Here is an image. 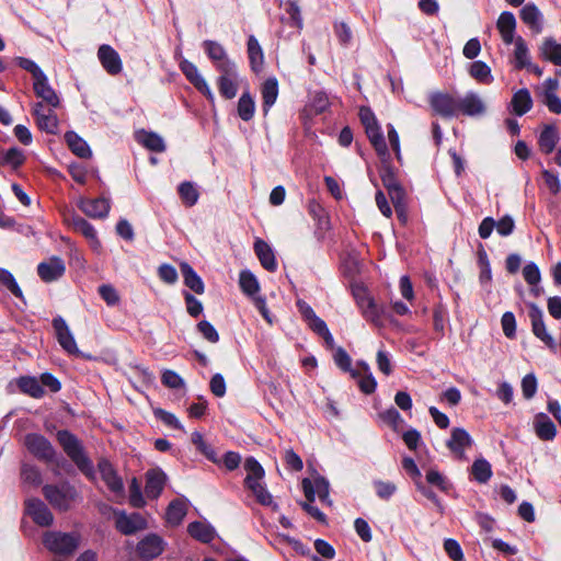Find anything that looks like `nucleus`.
<instances>
[{
  "label": "nucleus",
  "mask_w": 561,
  "mask_h": 561,
  "mask_svg": "<svg viewBox=\"0 0 561 561\" xmlns=\"http://www.w3.org/2000/svg\"><path fill=\"white\" fill-rule=\"evenodd\" d=\"M57 442L65 454L71 459L77 468L90 481L95 480V471L92 460L88 457L78 437L68 430H60L56 434Z\"/></svg>",
  "instance_id": "f257e3e1"
},
{
  "label": "nucleus",
  "mask_w": 561,
  "mask_h": 561,
  "mask_svg": "<svg viewBox=\"0 0 561 561\" xmlns=\"http://www.w3.org/2000/svg\"><path fill=\"white\" fill-rule=\"evenodd\" d=\"M244 469L248 472L244 479V485L251 490L257 503L263 506H273V510H277L278 506L273 502L272 494L260 482L265 474L261 463L254 457H248L244 461Z\"/></svg>",
  "instance_id": "f03ea898"
},
{
  "label": "nucleus",
  "mask_w": 561,
  "mask_h": 561,
  "mask_svg": "<svg viewBox=\"0 0 561 561\" xmlns=\"http://www.w3.org/2000/svg\"><path fill=\"white\" fill-rule=\"evenodd\" d=\"M81 542V535L77 531L64 533L59 530L46 531L43 535V545L58 557L69 558L75 554Z\"/></svg>",
  "instance_id": "7ed1b4c3"
},
{
  "label": "nucleus",
  "mask_w": 561,
  "mask_h": 561,
  "mask_svg": "<svg viewBox=\"0 0 561 561\" xmlns=\"http://www.w3.org/2000/svg\"><path fill=\"white\" fill-rule=\"evenodd\" d=\"M45 500L57 511L67 512L78 497L77 489L68 481L59 484H45L42 488Z\"/></svg>",
  "instance_id": "20e7f679"
},
{
  "label": "nucleus",
  "mask_w": 561,
  "mask_h": 561,
  "mask_svg": "<svg viewBox=\"0 0 561 561\" xmlns=\"http://www.w3.org/2000/svg\"><path fill=\"white\" fill-rule=\"evenodd\" d=\"M24 444L37 460L46 463L56 462L57 451L44 435L30 433L25 436Z\"/></svg>",
  "instance_id": "39448f33"
},
{
  "label": "nucleus",
  "mask_w": 561,
  "mask_h": 561,
  "mask_svg": "<svg viewBox=\"0 0 561 561\" xmlns=\"http://www.w3.org/2000/svg\"><path fill=\"white\" fill-rule=\"evenodd\" d=\"M528 317L531 323L533 334L540 340L550 351H557V343L551 334L548 333L541 308L535 302H526Z\"/></svg>",
  "instance_id": "423d86ee"
},
{
  "label": "nucleus",
  "mask_w": 561,
  "mask_h": 561,
  "mask_svg": "<svg viewBox=\"0 0 561 561\" xmlns=\"http://www.w3.org/2000/svg\"><path fill=\"white\" fill-rule=\"evenodd\" d=\"M380 162L379 175L390 199L400 201V198L405 197V190L398 180V170L391 164V158L380 160Z\"/></svg>",
  "instance_id": "0eeeda50"
},
{
  "label": "nucleus",
  "mask_w": 561,
  "mask_h": 561,
  "mask_svg": "<svg viewBox=\"0 0 561 561\" xmlns=\"http://www.w3.org/2000/svg\"><path fill=\"white\" fill-rule=\"evenodd\" d=\"M428 104L434 115L443 118L458 116V99L446 92H433L428 98Z\"/></svg>",
  "instance_id": "6e6552de"
},
{
  "label": "nucleus",
  "mask_w": 561,
  "mask_h": 561,
  "mask_svg": "<svg viewBox=\"0 0 561 561\" xmlns=\"http://www.w3.org/2000/svg\"><path fill=\"white\" fill-rule=\"evenodd\" d=\"M167 542L157 534H148L139 540L136 552L141 561H151L161 556L165 549Z\"/></svg>",
  "instance_id": "1a4fd4ad"
},
{
  "label": "nucleus",
  "mask_w": 561,
  "mask_h": 561,
  "mask_svg": "<svg viewBox=\"0 0 561 561\" xmlns=\"http://www.w3.org/2000/svg\"><path fill=\"white\" fill-rule=\"evenodd\" d=\"M115 527L125 535L130 536L148 527L146 518L140 513L127 514L125 511L115 512Z\"/></svg>",
  "instance_id": "9d476101"
},
{
  "label": "nucleus",
  "mask_w": 561,
  "mask_h": 561,
  "mask_svg": "<svg viewBox=\"0 0 561 561\" xmlns=\"http://www.w3.org/2000/svg\"><path fill=\"white\" fill-rule=\"evenodd\" d=\"M51 324L55 330L56 339L62 350L70 355L84 357L79 351L76 340L65 319L61 316H57L53 319Z\"/></svg>",
  "instance_id": "9b49d317"
},
{
  "label": "nucleus",
  "mask_w": 561,
  "mask_h": 561,
  "mask_svg": "<svg viewBox=\"0 0 561 561\" xmlns=\"http://www.w3.org/2000/svg\"><path fill=\"white\" fill-rule=\"evenodd\" d=\"M25 514L41 527H49L54 523V515L48 506L37 497H31L24 502Z\"/></svg>",
  "instance_id": "f8f14e48"
},
{
  "label": "nucleus",
  "mask_w": 561,
  "mask_h": 561,
  "mask_svg": "<svg viewBox=\"0 0 561 561\" xmlns=\"http://www.w3.org/2000/svg\"><path fill=\"white\" fill-rule=\"evenodd\" d=\"M473 439L470 434L462 427H454L450 438L446 442L448 449L458 458L465 459L466 448L471 447Z\"/></svg>",
  "instance_id": "ddd939ff"
},
{
  "label": "nucleus",
  "mask_w": 561,
  "mask_h": 561,
  "mask_svg": "<svg viewBox=\"0 0 561 561\" xmlns=\"http://www.w3.org/2000/svg\"><path fill=\"white\" fill-rule=\"evenodd\" d=\"M78 206L82 213L93 219L106 218L111 209L110 201L104 197L81 198Z\"/></svg>",
  "instance_id": "4468645a"
},
{
  "label": "nucleus",
  "mask_w": 561,
  "mask_h": 561,
  "mask_svg": "<svg viewBox=\"0 0 561 561\" xmlns=\"http://www.w3.org/2000/svg\"><path fill=\"white\" fill-rule=\"evenodd\" d=\"M98 469L100 471L101 478L110 489L111 492L115 494H122L124 492V483L122 478L117 474L114 466L106 458L100 459L98 462Z\"/></svg>",
  "instance_id": "2eb2a0df"
},
{
  "label": "nucleus",
  "mask_w": 561,
  "mask_h": 561,
  "mask_svg": "<svg viewBox=\"0 0 561 561\" xmlns=\"http://www.w3.org/2000/svg\"><path fill=\"white\" fill-rule=\"evenodd\" d=\"M66 266L59 256H51L47 262L37 265V274L45 283H51L64 276Z\"/></svg>",
  "instance_id": "dca6fc26"
},
{
  "label": "nucleus",
  "mask_w": 561,
  "mask_h": 561,
  "mask_svg": "<svg viewBox=\"0 0 561 561\" xmlns=\"http://www.w3.org/2000/svg\"><path fill=\"white\" fill-rule=\"evenodd\" d=\"M98 57L108 75L116 76L123 69L122 59L118 53L110 45L103 44L99 47Z\"/></svg>",
  "instance_id": "f3484780"
},
{
  "label": "nucleus",
  "mask_w": 561,
  "mask_h": 561,
  "mask_svg": "<svg viewBox=\"0 0 561 561\" xmlns=\"http://www.w3.org/2000/svg\"><path fill=\"white\" fill-rule=\"evenodd\" d=\"M167 482V474L160 469H150L146 473L145 492L147 497L156 500L162 493Z\"/></svg>",
  "instance_id": "a211bd4d"
},
{
  "label": "nucleus",
  "mask_w": 561,
  "mask_h": 561,
  "mask_svg": "<svg viewBox=\"0 0 561 561\" xmlns=\"http://www.w3.org/2000/svg\"><path fill=\"white\" fill-rule=\"evenodd\" d=\"M33 90L37 98H41L43 102H45L50 107H58L60 104V100L55 92V90L48 83V78L46 75L37 78L33 82Z\"/></svg>",
  "instance_id": "6ab92c4d"
},
{
  "label": "nucleus",
  "mask_w": 561,
  "mask_h": 561,
  "mask_svg": "<svg viewBox=\"0 0 561 561\" xmlns=\"http://www.w3.org/2000/svg\"><path fill=\"white\" fill-rule=\"evenodd\" d=\"M68 221L76 232L81 233L85 239L89 240L93 249H98L101 247V242L96 236V231L88 220H85L83 217L79 215H72L68 219Z\"/></svg>",
  "instance_id": "aec40b11"
},
{
  "label": "nucleus",
  "mask_w": 561,
  "mask_h": 561,
  "mask_svg": "<svg viewBox=\"0 0 561 561\" xmlns=\"http://www.w3.org/2000/svg\"><path fill=\"white\" fill-rule=\"evenodd\" d=\"M485 112V105L476 93H467L465 98L458 99V114L466 116L482 115Z\"/></svg>",
  "instance_id": "412c9836"
},
{
  "label": "nucleus",
  "mask_w": 561,
  "mask_h": 561,
  "mask_svg": "<svg viewBox=\"0 0 561 561\" xmlns=\"http://www.w3.org/2000/svg\"><path fill=\"white\" fill-rule=\"evenodd\" d=\"M534 430L537 437L541 440H552L557 435V427L554 423L543 412L535 415Z\"/></svg>",
  "instance_id": "4be33fe9"
},
{
  "label": "nucleus",
  "mask_w": 561,
  "mask_h": 561,
  "mask_svg": "<svg viewBox=\"0 0 561 561\" xmlns=\"http://www.w3.org/2000/svg\"><path fill=\"white\" fill-rule=\"evenodd\" d=\"M247 51L251 70L254 73H260L264 65V53L254 35L248 37Z\"/></svg>",
  "instance_id": "5701e85b"
},
{
  "label": "nucleus",
  "mask_w": 561,
  "mask_h": 561,
  "mask_svg": "<svg viewBox=\"0 0 561 561\" xmlns=\"http://www.w3.org/2000/svg\"><path fill=\"white\" fill-rule=\"evenodd\" d=\"M254 252L261 265L268 272L277 270V262L272 248L262 239H256L254 242Z\"/></svg>",
  "instance_id": "b1692460"
},
{
  "label": "nucleus",
  "mask_w": 561,
  "mask_h": 561,
  "mask_svg": "<svg viewBox=\"0 0 561 561\" xmlns=\"http://www.w3.org/2000/svg\"><path fill=\"white\" fill-rule=\"evenodd\" d=\"M365 133L380 160L390 159V152L379 124L368 127V129H365Z\"/></svg>",
  "instance_id": "393cba45"
},
{
  "label": "nucleus",
  "mask_w": 561,
  "mask_h": 561,
  "mask_svg": "<svg viewBox=\"0 0 561 561\" xmlns=\"http://www.w3.org/2000/svg\"><path fill=\"white\" fill-rule=\"evenodd\" d=\"M261 94L262 110L264 115H266L278 96V81L275 77H270L262 83Z\"/></svg>",
  "instance_id": "a878e982"
},
{
  "label": "nucleus",
  "mask_w": 561,
  "mask_h": 561,
  "mask_svg": "<svg viewBox=\"0 0 561 561\" xmlns=\"http://www.w3.org/2000/svg\"><path fill=\"white\" fill-rule=\"evenodd\" d=\"M65 141L69 150L81 159H89L92 156V151L88 142L80 137L76 131L69 130L65 134Z\"/></svg>",
  "instance_id": "bb28decb"
},
{
  "label": "nucleus",
  "mask_w": 561,
  "mask_h": 561,
  "mask_svg": "<svg viewBox=\"0 0 561 561\" xmlns=\"http://www.w3.org/2000/svg\"><path fill=\"white\" fill-rule=\"evenodd\" d=\"M560 140L559 131L554 125H545L538 137V146L542 153L550 154Z\"/></svg>",
  "instance_id": "cd10ccee"
},
{
  "label": "nucleus",
  "mask_w": 561,
  "mask_h": 561,
  "mask_svg": "<svg viewBox=\"0 0 561 561\" xmlns=\"http://www.w3.org/2000/svg\"><path fill=\"white\" fill-rule=\"evenodd\" d=\"M496 27L501 34L503 42L507 45L514 41V33L516 28V19L512 12L504 11L500 14Z\"/></svg>",
  "instance_id": "c85d7f7f"
},
{
  "label": "nucleus",
  "mask_w": 561,
  "mask_h": 561,
  "mask_svg": "<svg viewBox=\"0 0 561 561\" xmlns=\"http://www.w3.org/2000/svg\"><path fill=\"white\" fill-rule=\"evenodd\" d=\"M540 57L556 66H561V44L553 37H546L539 47Z\"/></svg>",
  "instance_id": "c756f323"
},
{
  "label": "nucleus",
  "mask_w": 561,
  "mask_h": 561,
  "mask_svg": "<svg viewBox=\"0 0 561 561\" xmlns=\"http://www.w3.org/2000/svg\"><path fill=\"white\" fill-rule=\"evenodd\" d=\"M520 20L529 26L535 33H541L542 24H541V12L534 3H527L524 5L519 12Z\"/></svg>",
  "instance_id": "7c9ffc66"
},
{
  "label": "nucleus",
  "mask_w": 561,
  "mask_h": 561,
  "mask_svg": "<svg viewBox=\"0 0 561 561\" xmlns=\"http://www.w3.org/2000/svg\"><path fill=\"white\" fill-rule=\"evenodd\" d=\"M180 270L183 276L184 285L197 295L205 291V285L201 276L186 262L181 263Z\"/></svg>",
  "instance_id": "2f4dec72"
},
{
  "label": "nucleus",
  "mask_w": 561,
  "mask_h": 561,
  "mask_svg": "<svg viewBox=\"0 0 561 561\" xmlns=\"http://www.w3.org/2000/svg\"><path fill=\"white\" fill-rule=\"evenodd\" d=\"M513 113L523 116L533 107V99L528 89L523 88L513 94L512 101Z\"/></svg>",
  "instance_id": "473e14b6"
},
{
  "label": "nucleus",
  "mask_w": 561,
  "mask_h": 561,
  "mask_svg": "<svg viewBox=\"0 0 561 561\" xmlns=\"http://www.w3.org/2000/svg\"><path fill=\"white\" fill-rule=\"evenodd\" d=\"M187 513L186 502L182 499L172 500L165 512V520L172 526H179Z\"/></svg>",
  "instance_id": "72a5a7b5"
},
{
  "label": "nucleus",
  "mask_w": 561,
  "mask_h": 561,
  "mask_svg": "<svg viewBox=\"0 0 561 561\" xmlns=\"http://www.w3.org/2000/svg\"><path fill=\"white\" fill-rule=\"evenodd\" d=\"M187 533L192 538L203 543H209L215 538L214 527L198 520L192 522L187 525Z\"/></svg>",
  "instance_id": "f704fd0d"
},
{
  "label": "nucleus",
  "mask_w": 561,
  "mask_h": 561,
  "mask_svg": "<svg viewBox=\"0 0 561 561\" xmlns=\"http://www.w3.org/2000/svg\"><path fill=\"white\" fill-rule=\"evenodd\" d=\"M16 385L20 391L34 399H41L44 397L45 391L39 380L32 376H22L18 378Z\"/></svg>",
  "instance_id": "c9c22d12"
},
{
  "label": "nucleus",
  "mask_w": 561,
  "mask_h": 561,
  "mask_svg": "<svg viewBox=\"0 0 561 561\" xmlns=\"http://www.w3.org/2000/svg\"><path fill=\"white\" fill-rule=\"evenodd\" d=\"M238 116L249 122L253 118L255 113V101L249 91H244L238 100L237 105Z\"/></svg>",
  "instance_id": "e433bc0d"
},
{
  "label": "nucleus",
  "mask_w": 561,
  "mask_h": 561,
  "mask_svg": "<svg viewBox=\"0 0 561 561\" xmlns=\"http://www.w3.org/2000/svg\"><path fill=\"white\" fill-rule=\"evenodd\" d=\"M35 122L38 129L46 134L56 135L58 133L59 119L53 108H48L47 114H39Z\"/></svg>",
  "instance_id": "4c0bfd02"
},
{
  "label": "nucleus",
  "mask_w": 561,
  "mask_h": 561,
  "mask_svg": "<svg viewBox=\"0 0 561 561\" xmlns=\"http://www.w3.org/2000/svg\"><path fill=\"white\" fill-rule=\"evenodd\" d=\"M329 106L330 101L328 94L323 91H316L308 105H306L305 111L312 115H320L324 113Z\"/></svg>",
  "instance_id": "58836bf2"
},
{
  "label": "nucleus",
  "mask_w": 561,
  "mask_h": 561,
  "mask_svg": "<svg viewBox=\"0 0 561 561\" xmlns=\"http://www.w3.org/2000/svg\"><path fill=\"white\" fill-rule=\"evenodd\" d=\"M471 476L478 483H486L492 477V467L484 458L476 459L471 466Z\"/></svg>",
  "instance_id": "ea45409f"
},
{
  "label": "nucleus",
  "mask_w": 561,
  "mask_h": 561,
  "mask_svg": "<svg viewBox=\"0 0 561 561\" xmlns=\"http://www.w3.org/2000/svg\"><path fill=\"white\" fill-rule=\"evenodd\" d=\"M469 75L480 83L489 84L493 81L491 68L481 60L473 61L470 65Z\"/></svg>",
  "instance_id": "a19ab883"
},
{
  "label": "nucleus",
  "mask_w": 561,
  "mask_h": 561,
  "mask_svg": "<svg viewBox=\"0 0 561 561\" xmlns=\"http://www.w3.org/2000/svg\"><path fill=\"white\" fill-rule=\"evenodd\" d=\"M178 193L182 203L186 207L194 206L199 198V193L197 188L194 186L192 182L188 181H184L179 185Z\"/></svg>",
  "instance_id": "79ce46f5"
},
{
  "label": "nucleus",
  "mask_w": 561,
  "mask_h": 561,
  "mask_svg": "<svg viewBox=\"0 0 561 561\" xmlns=\"http://www.w3.org/2000/svg\"><path fill=\"white\" fill-rule=\"evenodd\" d=\"M138 141L147 149L153 152H163L165 145L163 139L153 131H141Z\"/></svg>",
  "instance_id": "37998d69"
},
{
  "label": "nucleus",
  "mask_w": 561,
  "mask_h": 561,
  "mask_svg": "<svg viewBox=\"0 0 561 561\" xmlns=\"http://www.w3.org/2000/svg\"><path fill=\"white\" fill-rule=\"evenodd\" d=\"M333 358L335 365L343 371L350 373L352 378L356 379L359 377L360 373L352 369V359L343 347H337L335 350Z\"/></svg>",
  "instance_id": "c03bdc74"
},
{
  "label": "nucleus",
  "mask_w": 561,
  "mask_h": 561,
  "mask_svg": "<svg viewBox=\"0 0 561 561\" xmlns=\"http://www.w3.org/2000/svg\"><path fill=\"white\" fill-rule=\"evenodd\" d=\"M239 285L241 290L248 296H253L260 290V284L256 277L247 270L240 272Z\"/></svg>",
  "instance_id": "a18cd8bd"
},
{
  "label": "nucleus",
  "mask_w": 561,
  "mask_h": 561,
  "mask_svg": "<svg viewBox=\"0 0 561 561\" xmlns=\"http://www.w3.org/2000/svg\"><path fill=\"white\" fill-rule=\"evenodd\" d=\"M237 77H218L217 88L220 95L227 100H231L237 95L238 84L236 82Z\"/></svg>",
  "instance_id": "49530a36"
},
{
  "label": "nucleus",
  "mask_w": 561,
  "mask_h": 561,
  "mask_svg": "<svg viewBox=\"0 0 561 561\" xmlns=\"http://www.w3.org/2000/svg\"><path fill=\"white\" fill-rule=\"evenodd\" d=\"M478 265L480 267L479 280L481 284L490 283L492 280L491 265L489 256L483 245L480 244L478 250Z\"/></svg>",
  "instance_id": "de8ad7c7"
},
{
  "label": "nucleus",
  "mask_w": 561,
  "mask_h": 561,
  "mask_svg": "<svg viewBox=\"0 0 561 561\" xmlns=\"http://www.w3.org/2000/svg\"><path fill=\"white\" fill-rule=\"evenodd\" d=\"M308 214L312 217L319 228H324L329 224V217L323 206L316 199L308 201Z\"/></svg>",
  "instance_id": "09e8293b"
},
{
  "label": "nucleus",
  "mask_w": 561,
  "mask_h": 561,
  "mask_svg": "<svg viewBox=\"0 0 561 561\" xmlns=\"http://www.w3.org/2000/svg\"><path fill=\"white\" fill-rule=\"evenodd\" d=\"M0 285L5 287L14 297L22 300L24 299L23 293L13 274L5 268H0Z\"/></svg>",
  "instance_id": "8fccbe9b"
},
{
  "label": "nucleus",
  "mask_w": 561,
  "mask_h": 561,
  "mask_svg": "<svg viewBox=\"0 0 561 561\" xmlns=\"http://www.w3.org/2000/svg\"><path fill=\"white\" fill-rule=\"evenodd\" d=\"M515 60L517 69L530 67L528 47L520 36L515 41Z\"/></svg>",
  "instance_id": "3c124183"
},
{
  "label": "nucleus",
  "mask_w": 561,
  "mask_h": 561,
  "mask_svg": "<svg viewBox=\"0 0 561 561\" xmlns=\"http://www.w3.org/2000/svg\"><path fill=\"white\" fill-rule=\"evenodd\" d=\"M363 317L374 323L377 327L382 325L381 321V314L382 310L381 308L375 302L374 298L369 300L364 307L360 308Z\"/></svg>",
  "instance_id": "603ef678"
},
{
  "label": "nucleus",
  "mask_w": 561,
  "mask_h": 561,
  "mask_svg": "<svg viewBox=\"0 0 561 561\" xmlns=\"http://www.w3.org/2000/svg\"><path fill=\"white\" fill-rule=\"evenodd\" d=\"M425 479L428 484L436 486L444 493H448L453 486L448 479L436 469H430L426 472Z\"/></svg>",
  "instance_id": "864d4df0"
},
{
  "label": "nucleus",
  "mask_w": 561,
  "mask_h": 561,
  "mask_svg": "<svg viewBox=\"0 0 561 561\" xmlns=\"http://www.w3.org/2000/svg\"><path fill=\"white\" fill-rule=\"evenodd\" d=\"M21 478L25 483L34 486H38L42 483V473L34 465L23 463L21 467Z\"/></svg>",
  "instance_id": "5fc2aeb1"
},
{
  "label": "nucleus",
  "mask_w": 561,
  "mask_h": 561,
  "mask_svg": "<svg viewBox=\"0 0 561 561\" xmlns=\"http://www.w3.org/2000/svg\"><path fill=\"white\" fill-rule=\"evenodd\" d=\"M203 48H204L206 55L208 56V58L213 62L224 59V57L227 56V53H226V49L224 48V46L215 41H210V39L204 41Z\"/></svg>",
  "instance_id": "6e6d98bb"
},
{
  "label": "nucleus",
  "mask_w": 561,
  "mask_h": 561,
  "mask_svg": "<svg viewBox=\"0 0 561 561\" xmlns=\"http://www.w3.org/2000/svg\"><path fill=\"white\" fill-rule=\"evenodd\" d=\"M378 416L383 423L389 425L394 432H398L400 423L403 422L401 414L393 407H390L389 409L380 412L378 414Z\"/></svg>",
  "instance_id": "4d7b16f0"
},
{
  "label": "nucleus",
  "mask_w": 561,
  "mask_h": 561,
  "mask_svg": "<svg viewBox=\"0 0 561 561\" xmlns=\"http://www.w3.org/2000/svg\"><path fill=\"white\" fill-rule=\"evenodd\" d=\"M183 297L187 313L193 318H198L204 310L203 304L190 291H183Z\"/></svg>",
  "instance_id": "13d9d810"
},
{
  "label": "nucleus",
  "mask_w": 561,
  "mask_h": 561,
  "mask_svg": "<svg viewBox=\"0 0 561 561\" xmlns=\"http://www.w3.org/2000/svg\"><path fill=\"white\" fill-rule=\"evenodd\" d=\"M161 382L170 389H180L184 387L183 378L174 370L165 369L161 376Z\"/></svg>",
  "instance_id": "bf43d9fd"
},
{
  "label": "nucleus",
  "mask_w": 561,
  "mask_h": 561,
  "mask_svg": "<svg viewBox=\"0 0 561 561\" xmlns=\"http://www.w3.org/2000/svg\"><path fill=\"white\" fill-rule=\"evenodd\" d=\"M180 69L181 71L183 72V75L185 76V78L193 84H197L199 82V80H203L204 78L199 75V71L197 69V67L184 59L180 62Z\"/></svg>",
  "instance_id": "052dcab7"
},
{
  "label": "nucleus",
  "mask_w": 561,
  "mask_h": 561,
  "mask_svg": "<svg viewBox=\"0 0 561 561\" xmlns=\"http://www.w3.org/2000/svg\"><path fill=\"white\" fill-rule=\"evenodd\" d=\"M154 416L160 420L162 423H164L167 426H170L175 430H183V426L179 419L171 412L165 411L161 408L153 410Z\"/></svg>",
  "instance_id": "680f3d73"
},
{
  "label": "nucleus",
  "mask_w": 561,
  "mask_h": 561,
  "mask_svg": "<svg viewBox=\"0 0 561 561\" xmlns=\"http://www.w3.org/2000/svg\"><path fill=\"white\" fill-rule=\"evenodd\" d=\"M538 388L537 378L534 374H527L522 379V392L526 400L535 397Z\"/></svg>",
  "instance_id": "e2e57ef3"
},
{
  "label": "nucleus",
  "mask_w": 561,
  "mask_h": 561,
  "mask_svg": "<svg viewBox=\"0 0 561 561\" xmlns=\"http://www.w3.org/2000/svg\"><path fill=\"white\" fill-rule=\"evenodd\" d=\"M374 486L377 496L381 500H389L397 491L396 484L390 481L375 480Z\"/></svg>",
  "instance_id": "0e129e2a"
},
{
  "label": "nucleus",
  "mask_w": 561,
  "mask_h": 561,
  "mask_svg": "<svg viewBox=\"0 0 561 561\" xmlns=\"http://www.w3.org/2000/svg\"><path fill=\"white\" fill-rule=\"evenodd\" d=\"M523 276L528 285H538L541 280L540 270L534 262H529L524 266Z\"/></svg>",
  "instance_id": "69168bd1"
},
{
  "label": "nucleus",
  "mask_w": 561,
  "mask_h": 561,
  "mask_svg": "<svg viewBox=\"0 0 561 561\" xmlns=\"http://www.w3.org/2000/svg\"><path fill=\"white\" fill-rule=\"evenodd\" d=\"M197 331L203 335L205 340L210 343H217L219 341V334L215 327L207 320H202L196 325Z\"/></svg>",
  "instance_id": "338daca9"
},
{
  "label": "nucleus",
  "mask_w": 561,
  "mask_h": 561,
  "mask_svg": "<svg viewBox=\"0 0 561 561\" xmlns=\"http://www.w3.org/2000/svg\"><path fill=\"white\" fill-rule=\"evenodd\" d=\"M444 550L453 561L463 560V552L457 540L451 538L446 539L444 541Z\"/></svg>",
  "instance_id": "774afa93"
}]
</instances>
